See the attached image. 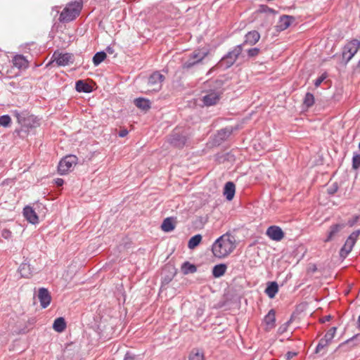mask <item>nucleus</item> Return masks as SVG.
<instances>
[{"label": "nucleus", "mask_w": 360, "mask_h": 360, "mask_svg": "<svg viewBox=\"0 0 360 360\" xmlns=\"http://www.w3.org/2000/svg\"><path fill=\"white\" fill-rule=\"evenodd\" d=\"M359 220V217L356 216L353 219L349 220L347 222V225L350 227L353 226Z\"/></svg>", "instance_id": "obj_42"}, {"label": "nucleus", "mask_w": 360, "mask_h": 360, "mask_svg": "<svg viewBox=\"0 0 360 360\" xmlns=\"http://www.w3.org/2000/svg\"><path fill=\"white\" fill-rule=\"evenodd\" d=\"M266 236L271 240L275 241H281L283 239L285 233L278 226H271L266 231Z\"/></svg>", "instance_id": "obj_10"}, {"label": "nucleus", "mask_w": 360, "mask_h": 360, "mask_svg": "<svg viewBox=\"0 0 360 360\" xmlns=\"http://www.w3.org/2000/svg\"><path fill=\"white\" fill-rule=\"evenodd\" d=\"M181 269L184 275H187L188 274H193L197 271L196 266L188 262H185L181 265Z\"/></svg>", "instance_id": "obj_25"}, {"label": "nucleus", "mask_w": 360, "mask_h": 360, "mask_svg": "<svg viewBox=\"0 0 360 360\" xmlns=\"http://www.w3.org/2000/svg\"><path fill=\"white\" fill-rule=\"evenodd\" d=\"M38 298L43 308H46L50 304L51 297L47 289L40 288L38 292Z\"/></svg>", "instance_id": "obj_14"}, {"label": "nucleus", "mask_w": 360, "mask_h": 360, "mask_svg": "<svg viewBox=\"0 0 360 360\" xmlns=\"http://www.w3.org/2000/svg\"><path fill=\"white\" fill-rule=\"evenodd\" d=\"M124 360H134V357L127 354L124 359Z\"/></svg>", "instance_id": "obj_45"}, {"label": "nucleus", "mask_w": 360, "mask_h": 360, "mask_svg": "<svg viewBox=\"0 0 360 360\" xmlns=\"http://www.w3.org/2000/svg\"><path fill=\"white\" fill-rule=\"evenodd\" d=\"M11 123V119L8 115L0 116V125L4 127L10 126Z\"/></svg>", "instance_id": "obj_35"}, {"label": "nucleus", "mask_w": 360, "mask_h": 360, "mask_svg": "<svg viewBox=\"0 0 360 360\" xmlns=\"http://www.w3.org/2000/svg\"><path fill=\"white\" fill-rule=\"evenodd\" d=\"M330 316H326V317H325L326 321H329V320H330Z\"/></svg>", "instance_id": "obj_47"}, {"label": "nucleus", "mask_w": 360, "mask_h": 360, "mask_svg": "<svg viewBox=\"0 0 360 360\" xmlns=\"http://www.w3.org/2000/svg\"><path fill=\"white\" fill-rule=\"evenodd\" d=\"M210 53L208 49H198L195 50L189 56L187 61L182 65L183 69H189L195 64L200 63Z\"/></svg>", "instance_id": "obj_3"}, {"label": "nucleus", "mask_w": 360, "mask_h": 360, "mask_svg": "<svg viewBox=\"0 0 360 360\" xmlns=\"http://www.w3.org/2000/svg\"><path fill=\"white\" fill-rule=\"evenodd\" d=\"M359 43L357 39L349 41L345 47L342 53V58L346 63H348L359 49Z\"/></svg>", "instance_id": "obj_8"}, {"label": "nucleus", "mask_w": 360, "mask_h": 360, "mask_svg": "<svg viewBox=\"0 0 360 360\" xmlns=\"http://www.w3.org/2000/svg\"><path fill=\"white\" fill-rule=\"evenodd\" d=\"M357 328L360 329V316H359L357 320Z\"/></svg>", "instance_id": "obj_46"}, {"label": "nucleus", "mask_w": 360, "mask_h": 360, "mask_svg": "<svg viewBox=\"0 0 360 360\" xmlns=\"http://www.w3.org/2000/svg\"><path fill=\"white\" fill-rule=\"evenodd\" d=\"M221 98V93L215 91H210L202 96V101L205 105L210 106L216 105Z\"/></svg>", "instance_id": "obj_11"}, {"label": "nucleus", "mask_w": 360, "mask_h": 360, "mask_svg": "<svg viewBox=\"0 0 360 360\" xmlns=\"http://www.w3.org/2000/svg\"><path fill=\"white\" fill-rule=\"evenodd\" d=\"M327 75L326 73L322 74L318 79H316L314 82V85L316 87H319L321 84L326 79Z\"/></svg>", "instance_id": "obj_39"}, {"label": "nucleus", "mask_w": 360, "mask_h": 360, "mask_svg": "<svg viewBox=\"0 0 360 360\" xmlns=\"http://www.w3.org/2000/svg\"><path fill=\"white\" fill-rule=\"evenodd\" d=\"M128 130L126 129H121L119 132L120 137H125L128 134Z\"/></svg>", "instance_id": "obj_43"}, {"label": "nucleus", "mask_w": 360, "mask_h": 360, "mask_svg": "<svg viewBox=\"0 0 360 360\" xmlns=\"http://www.w3.org/2000/svg\"><path fill=\"white\" fill-rule=\"evenodd\" d=\"M63 183H64V181L62 179H57L56 180V184L58 186H61L63 184Z\"/></svg>", "instance_id": "obj_44"}, {"label": "nucleus", "mask_w": 360, "mask_h": 360, "mask_svg": "<svg viewBox=\"0 0 360 360\" xmlns=\"http://www.w3.org/2000/svg\"><path fill=\"white\" fill-rule=\"evenodd\" d=\"M295 18L290 15H283L280 18L276 25L277 31H283L288 29L294 22Z\"/></svg>", "instance_id": "obj_13"}, {"label": "nucleus", "mask_w": 360, "mask_h": 360, "mask_svg": "<svg viewBox=\"0 0 360 360\" xmlns=\"http://www.w3.org/2000/svg\"><path fill=\"white\" fill-rule=\"evenodd\" d=\"M77 163V158L75 155H67L63 158L58 167V171L61 175L65 174L72 171Z\"/></svg>", "instance_id": "obj_5"}, {"label": "nucleus", "mask_w": 360, "mask_h": 360, "mask_svg": "<svg viewBox=\"0 0 360 360\" xmlns=\"http://www.w3.org/2000/svg\"><path fill=\"white\" fill-rule=\"evenodd\" d=\"M359 48H360V40L359 41Z\"/></svg>", "instance_id": "obj_49"}, {"label": "nucleus", "mask_w": 360, "mask_h": 360, "mask_svg": "<svg viewBox=\"0 0 360 360\" xmlns=\"http://www.w3.org/2000/svg\"><path fill=\"white\" fill-rule=\"evenodd\" d=\"M23 214L26 219L31 224H36L39 222V218L32 207L27 206L23 210Z\"/></svg>", "instance_id": "obj_16"}, {"label": "nucleus", "mask_w": 360, "mask_h": 360, "mask_svg": "<svg viewBox=\"0 0 360 360\" xmlns=\"http://www.w3.org/2000/svg\"><path fill=\"white\" fill-rule=\"evenodd\" d=\"M359 148H360V142H359Z\"/></svg>", "instance_id": "obj_50"}, {"label": "nucleus", "mask_w": 360, "mask_h": 360, "mask_svg": "<svg viewBox=\"0 0 360 360\" xmlns=\"http://www.w3.org/2000/svg\"><path fill=\"white\" fill-rule=\"evenodd\" d=\"M53 58L58 65L65 66L70 63H72V56L70 53H54Z\"/></svg>", "instance_id": "obj_12"}, {"label": "nucleus", "mask_w": 360, "mask_h": 360, "mask_svg": "<svg viewBox=\"0 0 360 360\" xmlns=\"http://www.w3.org/2000/svg\"><path fill=\"white\" fill-rule=\"evenodd\" d=\"M75 89L78 92L90 93L92 91L91 86L83 80H78L76 82Z\"/></svg>", "instance_id": "obj_21"}, {"label": "nucleus", "mask_w": 360, "mask_h": 360, "mask_svg": "<svg viewBox=\"0 0 360 360\" xmlns=\"http://www.w3.org/2000/svg\"><path fill=\"white\" fill-rule=\"evenodd\" d=\"M106 57L107 55L104 51H100L96 53L93 58V63L94 65H98L106 58Z\"/></svg>", "instance_id": "obj_31"}, {"label": "nucleus", "mask_w": 360, "mask_h": 360, "mask_svg": "<svg viewBox=\"0 0 360 360\" xmlns=\"http://www.w3.org/2000/svg\"><path fill=\"white\" fill-rule=\"evenodd\" d=\"M175 221L172 217H167L163 220L161 229L165 232H170L175 229Z\"/></svg>", "instance_id": "obj_20"}, {"label": "nucleus", "mask_w": 360, "mask_h": 360, "mask_svg": "<svg viewBox=\"0 0 360 360\" xmlns=\"http://www.w3.org/2000/svg\"><path fill=\"white\" fill-rule=\"evenodd\" d=\"M359 235H360V230H356V231L352 232L349 236V237L346 240L344 245L342 247V248L340 250V256L342 258H344V259L346 258L347 256L351 252Z\"/></svg>", "instance_id": "obj_6"}, {"label": "nucleus", "mask_w": 360, "mask_h": 360, "mask_svg": "<svg viewBox=\"0 0 360 360\" xmlns=\"http://www.w3.org/2000/svg\"><path fill=\"white\" fill-rule=\"evenodd\" d=\"M134 103L137 108L143 110H148L150 108V101L145 98H137L134 101Z\"/></svg>", "instance_id": "obj_28"}, {"label": "nucleus", "mask_w": 360, "mask_h": 360, "mask_svg": "<svg viewBox=\"0 0 360 360\" xmlns=\"http://www.w3.org/2000/svg\"><path fill=\"white\" fill-rule=\"evenodd\" d=\"M19 271L22 277L28 278L31 275L30 266L27 264H22L20 266Z\"/></svg>", "instance_id": "obj_33"}, {"label": "nucleus", "mask_w": 360, "mask_h": 360, "mask_svg": "<svg viewBox=\"0 0 360 360\" xmlns=\"http://www.w3.org/2000/svg\"><path fill=\"white\" fill-rule=\"evenodd\" d=\"M236 186L233 182L229 181L225 184L224 195L228 200H231L235 195Z\"/></svg>", "instance_id": "obj_19"}, {"label": "nucleus", "mask_w": 360, "mask_h": 360, "mask_svg": "<svg viewBox=\"0 0 360 360\" xmlns=\"http://www.w3.org/2000/svg\"><path fill=\"white\" fill-rule=\"evenodd\" d=\"M296 355H297V352H288L286 353V354L285 356V358L286 360H290L291 359H292Z\"/></svg>", "instance_id": "obj_41"}, {"label": "nucleus", "mask_w": 360, "mask_h": 360, "mask_svg": "<svg viewBox=\"0 0 360 360\" xmlns=\"http://www.w3.org/2000/svg\"><path fill=\"white\" fill-rule=\"evenodd\" d=\"M165 76L159 72H153L148 78V86L149 91H158L161 89Z\"/></svg>", "instance_id": "obj_7"}, {"label": "nucleus", "mask_w": 360, "mask_h": 360, "mask_svg": "<svg viewBox=\"0 0 360 360\" xmlns=\"http://www.w3.org/2000/svg\"><path fill=\"white\" fill-rule=\"evenodd\" d=\"M82 8V4L79 1L68 4L60 14V22H68L75 20L79 15Z\"/></svg>", "instance_id": "obj_2"}, {"label": "nucleus", "mask_w": 360, "mask_h": 360, "mask_svg": "<svg viewBox=\"0 0 360 360\" xmlns=\"http://www.w3.org/2000/svg\"><path fill=\"white\" fill-rule=\"evenodd\" d=\"M13 115L16 117L18 122L27 129L36 128L40 124L39 120L34 115L20 113L17 110L13 112Z\"/></svg>", "instance_id": "obj_4"}, {"label": "nucleus", "mask_w": 360, "mask_h": 360, "mask_svg": "<svg viewBox=\"0 0 360 360\" xmlns=\"http://www.w3.org/2000/svg\"><path fill=\"white\" fill-rule=\"evenodd\" d=\"M13 65L18 68H26L28 66V61L25 57L20 55L15 56L13 59Z\"/></svg>", "instance_id": "obj_22"}, {"label": "nucleus", "mask_w": 360, "mask_h": 360, "mask_svg": "<svg viewBox=\"0 0 360 360\" xmlns=\"http://www.w3.org/2000/svg\"><path fill=\"white\" fill-rule=\"evenodd\" d=\"M278 291V286L276 282H272L265 290L266 293L270 298H274Z\"/></svg>", "instance_id": "obj_27"}, {"label": "nucleus", "mask_w": 360, "mask_h": 360, "mask_svg": "<svg viewBox=\"0 0 360 360\" xmlns=\"http://www.w3.org/2000/svg\"><path fill=\"white\" fill-rule=\"evenodd\" d=\"M66 328V323L65 319L63 317L57 318L53 324V328L55 331L58 333H61L64 331Z\"/></svg>", "instance_id": "obj_24"}, {"label": "nucleus", "mask_w": 360, "mask_h": 360, "mask_svg": "<svg viewBox=\"0 0 360 360\" xmlns=\"http://www.w3.org/2000/svg\"><path fill=\"white\" fill-rule=\"evenodd\" d=\"M329 344H330V342H328V340L326 339L323 338L322 339L320 340V341L316 347V352L318 353V352H321L323 348L326 347Z\"/></svg>", "instance_id": "obj_36"}, {"label": "nucleus", "mask_w": 360, "mask_h": 360, "mask_svg": "<svg viewBox=\"0 0 360 360\" xmlns=\"http://www.w3.org/2000/svg\"><path fill=\"white\" fill-rule=\"evenodd\" d=\"M259 51L258 48H253L248 50V54L249 57H255L259 53Z\"/></svg>", "instance_id": "obj_40"}, {"label": "nucleus", "mask_w": 360, "mask_h": 360, "mask_svg": "<svg viewBox=\"0 0 360 360\" xmlns=\"http://www.w3.org/2000/svg\"><path fill=\"white\" fill-rule=\"evenodd\" d=\"M360 166V155H355L352 159V167L354 169H358Z\"/></svg>", "instance_id": "obj_38"}, {"label": "nucleus", "mask_w": 360, "mask_h": 360, "mask_svg": "<svg viewBox=\"0 0 360 360\" xmlns=\"http://www.w3.org/2000/svg\"><path fill=\"white\" fill-rule=\"evenodd\" d=\"M189 360H205L204 353L198 349H193L189 355Z\"/></svg>", "instance_id": "obj_30"}, {"label": "nucleus", "mask_w": 360, "mask_h": 360, "mask_svg": "<svg viewBox=\"0 0 360 360\" xmlns=\"http://www.w3.org/2000/svg\"><path fill=\"white\" fill-rule=\"evenodd\" d=\"M227 270V266L225 264L215 265L212 269V275L214 278H219L224 276Z\"/></svg>", "instance_id": "obj_23"}, {"label": "nucleus", "mask_w": 360, "mask_h": 360, "mask_svg": "<svg viewBox=\"0 0 360 360\" xmlns=\"http://www.w3.org/2000/svg\"><path fill=\"white\" fill-rule=\"evenodd\" d=\"M279 330H280L281 332H283V331L285 330V328L282 329V328L281 327V328H279Z\"/></svg>", "instance_id": "obj_48"}, {"label": "nucleus", "mask_w": 360, "mask_h": 360, "mask_svg": "<svg viewBox=\"0 0 360 360\" xmlns=\"http://www.w3.org/2000/svg\"><path fill=\"white\" fill-rule=\"evenodd\" d=\"M345 227V224H335L331 225L328 232V236L324 242L326 243L332 240Z\"/></svg>", "instance_id": "obj_15"}, {"label": "nucleus", "mask_w": 360, "mask_h": 360, "mask_svg": "<svg viewBox=\"0 0 360 360\" xmlns=\"http://www.w3.org/2000/svg\"><path fill=\"white\" fill-rule=\"evenodd\" d=\"M245 38V44L254 45L259 40L260 34L257 31L253 30L246 34Z\"/></svg>", "instance_id": "obj_18"}, {"label": "nucleus", "mask_w": 360, "mask_h": 360, "mask_svg": "<svg viewBox=\"0 0 360 360\" xmlns=\"http://www.w3.org/2000/svg\"><path fill=\"white\" fill-rule=\"evenodd\" d=\"M314 104V96L311 93H307L303 100V105L306 108H310Z\"/></svg>", "instance_id": "obj_32"}, {"label": "nucleus", "mask_w": 360, "mask_h": 360, "mask_svg": "<svg viewBox=\"0 0 360 360\" xmlns=\"http://www.w3.org/2000/svg\"><path fill=\"white\" fill-rule=\"evenodd\" d=\"M243 51L242 46H236L221 60V63H225L227 68L231 67L238 59Z\"/></svg>", "instance_id": "obj_9"}, {"label": "nucleus", "mask_w": 360, "mask_h": 360, "mask_svg": "<svg viewBox=\"0 0 360 360\" xmlns=\"http://www.w3.org/2000/svg\"><path fill=\"white\" fill-rule=\"evenodd\" d=\"M236 248L234 236L226 233L221 236L212 245V251L214 257L224 258L229 255Z\"/></svg>", "instance_id": "obj_1"}, {"label": "nucleus", "mask_w": 360, "mask_h": 360, "mask_svg": "<svg viewBox=\"0 0 360 360\" xmlns=\"http://www.w3.org/2000/svg\"><path fill=\"white\" fill-rule=\"evenodd\" d=\"M258 12L262 13H271V14H276V13L275 10L268 7L266 5H261L259 7Z\"/></svg>", "instance_id": "obj_37"}, {"label": "nucleus", "mask_w": 360, "mask_h": 360, "mask_svg": "<svg viewBox=\"0 0 360 360\" xmlns=\"http://www.w3.org/2000/svg\"><path fill=\"white\" fill-rule=\"evenodd\" d=\"M337 328L336 327H332L324 335V338L328 340L330 343L331 342L332 340L334 338L335 333H336Z\"/></svg>", "instance_id": "obj_34"}, {"label": "nucleus", "mask_w": 360, "mask_h": 360, "mask_svg": "<svg viewBox=\"0 0 360 360\" xmlns=\"http://www.w3.org/2000/svg\"><path fill=\"white\" fill-rule=\"evenodd\" d=\"M264 322L266 325V330H270L275 327L276 322V311L274 309H271L264 319Z\"/></svg>", "instance_id": "obj_17"}, {"label": "nucleus", "mask_w": 360, "mask_h": 360, "mask_svg": "<svg viewBox=\"0 0 360 360\" xmlns=\"http://www.w3.org/2000/svg\"><path fill=\"white\" fill-rule=\"evenodd\" d=\"M186 142V137L178 134H174L171 140V143L179 148L183 147Z\"/></svg>", "instance_id": "obj_26"}, {"label": "nucleus", "mask_w": 360, "mask_h": 360, "mask_svg": "<svg viewBox=\"0 0 360 360\" xmlns=\"http://www.w3.org/2000/svg\"><path fill=\"white\" fill-rule=\"evenodd\" d=\"M202 241V236L200 234L195 235L191 237L188 243V247L191 250L195 249Z\"/></svg>", "instance_id": "obj_29"}]
</instances>
